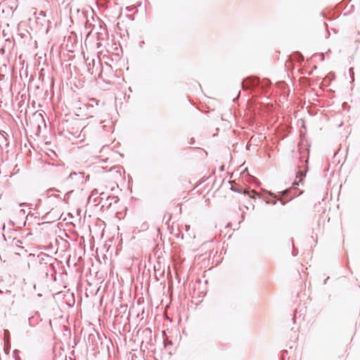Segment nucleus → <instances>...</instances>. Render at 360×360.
<instances>
[{
	"label": "nucleus",
	"mask_w": 360,
	"mask_h": 360,
	"mask_svg": "<svg viewBox=\"0 0 360 360\" xmlns=\"http://www.w3.org/2000/svg\"><path fill=\"white\" fill-rule=\"evenodd\" d=\"M315 207L316 209V211L320 213V215L321 214H323L326 212V208L321 205V202H319L318 204H316L315 205Z\"/></svg>",
	"instance_id": "f257e3e1"
},
{
	"label": "nucleus",
	"mask_w": 360,
	"mask_h": 360,
	"mask_svg": "<svg viewBox=\"0 0 360 360\" xmlns=\"http://www.w3.org/2000/svg\"><path fill=\"white\" fill-rule=\"evenodd\" d=\"M99 101L96 98H90L89 102L88 103V105L91 107H94V105H98Z\"/></svg>",
	"instance_id": "f03ea898"
},
{
	"label": "nucleus",
	"mask_w": 360,
	"mask_h": 360,
	"mask_svg": "<svg viewBox=\"0 0 360 360\" xmlns=\"http://www.w3.org/2000/svg\"><path fill=\"white\" fill-rule=\"evenodd\" d=\"M245 195H248L249 198L250 199H255V195L256 192L255 191H244Z\"/></svg>",
	"instance_id": "7ed1b4c3"
},
{
	"label": "nucleus",
	"mask_w": 360,
	"mask_h": 360,
	"mask_svg": "<svg viewBox=\"0 0 360 360\" xmlns=\"http://www.w3.org/2000/svg\"><path fill=\"white\" fill-rule=\"evenodd\" d=\"M250 207H251V208H252V209H254V207H255V206H254V204H253V203H250Z\"/></svg>",
	"instance_id": "20e7f679"
}]
</instances>
